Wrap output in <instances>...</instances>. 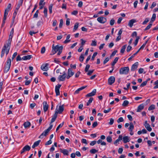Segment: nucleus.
Listing matches in <instances>:
<instances>
[{
  "mask_svg": "<svg viewBox=\"0 0 158 158\" xmlns=\"http://www.w3.org/2000/svg\"><path fill=\"white\" fill-rule=\"evenodd\" d=\"M97 54V52H94L93 54V55L92 57L91 60H94V58L95 57V56H96V55Z\"/></svg>",
  "mask_w": 158,
  "mask_h": 158,
  "instance_id": "0e129e2a",
  "label": "nucleus"
},
{
  "mask_svg": "<svg viewBox=\"0 0 158 158\" xmlns=\"http://www.w3.org/2000/svg\"><path fill=\"white\" fill-rule=\"evenodd\" d=\"M97 143V141H93L91 142V143H90V145L91 146H93L95 144H96V143Z\"/></svg>",
  "mask_w": 158,
  "mask_h": 158,
  "instance_id": "774afa93",
  "label": "nucleus"
},
{
  "mask_svg": "<svg viewBox=\"0 0 158 158\" xmlns=\"http://www.w3.org/2000/svg\"><path fill=\"white\" fill-rule=\"evenodd\" d=\"M115 81V77L114 76H111L108 79V84L110 85H112L114 83Z\"/></svg>",
  "mask_w": 158,
  "mask_h": 158,
  "instance_id": "423d86ee",
  "label": "nucleus"
},
{
  "mask_svg": "<svg viewBox=\"0 0 158 158\" xmlns=\"http://www.w3.org/2000/svg\"><path fill=\"white\" fill-rule=\"evenodd\" d=\"M144 125L145 127L148 131H152V129L150 127L149 124L148 123L147 121H145Z\"/></svg>",
  "mask_w": 158,
  "mask_h": 158,
  "instance_id": "f8f14e48",
  "label": "nucleus"
},
{
  "mask_svg": "<svg viewBox=\"0 0 158 158\" xmlns=\"http://www.w3.org/2000/svg\"><path fill=\"white\" fill-rule=\"evenodd\" d=\"M60 152L63 154L64 155L68 156L69 152L66 149H60Z\"/></svg>",
  "mask_w": 158,
  "mask_h": 158,
  "instance_id": "5701e85b",
  "label": "nucleus"
},
{
  "mask_svg": "<svg viewBox=\"0 0 158 158\" xmlns=\"http://www.w3.org/2000/svg\"><path fill=\"white\" fill-rule=\"evenodd\" d=\"M11 4H10V3L8 5L7 7L5 9V10L4 11V15H5V16H7L8 13V12H9V11L10 10V8L11 7Z\"/></svg>",
  "mask_w": 158,
  "mask_h": 158,
  "instance_id": "6e6552de",
  "label": "nucleus"
},
{
  "mask_svg": "<svg viewBox=\"0 0 158 158\" xmlns=\"http://www.w3.org/2000/svg\"><path fill=\"white\" fill-rule=\"evenodd\" d=\"M46 50V48L45 47H43L41 50V53L43 54L45 52Z\"/></svg>",
  "mask_w": 158,
  "mask_h": 158,
  "instance_id": "09e8293b",
  "label": "nucleus"
},
{
  "mask_svg": "<svg viewBox=\"0 0 158 158\" xmlns=\"http://www.w3.org/2000/svg\"><path fill=\"white\" fill-rule=\"evenodd\" d=\"M86 87V86H83V87H82L81 88H78V89H77L75 91V92H74V94H78L80 91H81V90L85 89Z\"/></svg>",
  "mask_w": 158,
  "mask_h": 158,
  "instance_id": "4be33fe9",
  "label": "nucleus"
},
{
  "mask_svg": "<svg viewBox=\"0 0 158 158\" xmlns=\"http://www.w3.org/2000/svg\"><path fill=\"white\" fill-rule=\"evenodd\" d=\"M52 143L51 140L50 139L49 141H47L45 143V145H48L51 144Z\"/></svg>",
  "mask_w": 158,
  "mask_h": 158,
  "instance_id": "052dcab7",
  "label": "nucleus"
},
{
  "mask_svg": "<svg viewBox=\"0 0 158 158\" xmlns=\"http://www.w3.org/2000/svg\"><path fill=\"white\" fill-rule=\"evenodd\" d=\"M48 64H43L42 65L41 67L42 70L44 71H46L48 69Z\"/></svg>",
  "mask_w": 158,
  "mask_h": 158,
  "instance_id": "2eb2a0df",
  "label": "nucleus"
},
{
  "mask_svg": "<svg viewBox=\"0 0 158 158\" xmlns=\"http://www.w3.org/2000/svg\"><path fill=\"white\" fill-rule=\"evenodd\" d=\"M68 74L71 77L74 74V73L73 72L71 69H69L68 70Z\"/></svg>",
  "mask_w": 158,
  "mask_h": 158,
  "instance_id": "2f4dec72",
  "label": "nucleus"
},
{
  "mask_svg": "<svg viewBox=\"0 0 158 158\" xmlns=\"http://www.w3.org/2000/svg\"><path fill=\"white\" fill-rule=\"evenodd\" d=\"M39 13V10H37L33 16L34 18H37L38 17V14Z\"/></svg>",
  "mask_w": 158,
  "mask_h": 158,
  "instance_id": "8fccbe9b",
  "label": "nucleus"
},
{
  "mask_svg": "<svg viewBox=\"0 0 158 158\" xmlns=\"http://www.w3.org/2000/svg\"><path fill=\"white\" fill-rule=\"evenodd\" d=\"M35 105L36 104L35 103H33L30 104V106L31 109H32Z\"/></svg>",
  "mask_w": 158,
  "mask_h": 158,
  "instance_id": "e2e57ef3",
  "label": "nucleus"
},
{
  "mask_svg": "<svg viewBox=\"0 0 158 158\" xmlns=\"http://www.w3.org/2000/svg\"><path fill=\"white\" fill-rule=\"evenodd\" d=\"M79 26V23H75L74 26V27L73 29V31H75L78 28Z\"/></svg>",
  "mask_w": 158,
  "mask_h": 158,
  "instance_id": "473e14b6",
  "label": "nucleus"
},
{
  "mask_svg": "<svg viewBox=\"0 0 158 158\" xmlns=\"http://www.w3.org/2000/svg\"><path fill=\"white\" fill-rule=\"evenodd\" d=\"M43 110L44 112L47 111L48 108V106L46 102H43Z\"/></svg>",
  "mask_w": 158,
  "mask_h": 158,
  "instance_id": "9b49d317",
  "label": "nucleus"
},
{
  "mask_svg": "<svg viewBox=\"0 0 158 158\" xmlns=\"http://www.w3.org/2000/svg\"><path fill=\"white\" fill-rule=\"evenodd\" d=\"M81 142L82 143H85L86 144H88L87 140L85 139H82L81 140Z\"/></svg>",
  "mask_w": 158,
  "mask_h": 158,
  "instance_id": "bf43d9fd",
  "label": "nucleus"
},
{
  "mask_svg": "<svg viewBox=\"0 0 158 158\" xmlns=\"http://www.w3.org/2000/svg\"><path fill=\"white\" fill-rule=\"evenodd\" d=\"M97 45V41L96 40H92V43L91 44L92 46H96Z\"/></svg>",
  "mask_w": 158,
  "mask_h": 158,
  "instance_id": "c03bdc74",
  "label": "nucleus"
},
{
  "mask_svg": "<svg viewBox=\"0 0 158 158\" xmlns=\"http://www.w3.org/2000/svg\"><path fill=\"white\" fill-rule=\"evenodd\" d=\"M63 49L62 46H59L58 45H56L54 47V45L52 46V52H53V54H55L57 51L58 52L57 54V55H59L62 53Z\"/></svg>",
  "mask_w": 158,
  "mask_h": 158,
  "instance_id": "f03ea898",
  "label": "nucleus"
},
{
  "mask_svg": "<svg viewBox=\"0 0 158 158\" xmlns=\"http://www.w3.org/2000/svg\"><path fill=\"white\" fill-rule=\"evenodd\" d=\"M123 141L124 143H126L130 141V137L128 136L123 137Z\"/></svg>",
  "mask_w": 158,
  "mask_h": 158,
  "instance_id": "a211bd4d",
  "label": "nucleus"
},
{
  "mask_svg": "<svg viewBox=\"0 0 158 158\" xmlns=\"http://www.w3.org/2000/svg\"><path fill=\"white\" fill-rule=\"evenodd\" d=\"M134 128V126L132 123H130V126L128 128L130 132H132V131Z\"/></svg>",
  "mask_w": 158,
  "mask_h": 158,
  "instance_id": "b1692460",
  "label": "nucleus"
},
{
  "mask_svg": "<svg viewBox=\"0 0 158 158\" xmlns=\"http://www.w3.org/2000/svg\"><path fill=\"white\" fill-rule=\"evenodd\" d=\"M152 23H149L148 25L144 29L145 31L149 29L152 27Z\"/></svg>",
  "mask_w": 158,
  "mask_h": 158,
  "instance_id": "72a5a7b5",
  "label": "nucleus"
},
{
  "mask_svg": "<svg viewBox=\"0 0 158 158\" xmlns=\"http://www.w3.org/2000/svg\"><path fill=\"white\" fill-rule=\"evenodd\" d=\"M49 131L47 129L45 130L43 132V133L41 135H40V138H42V136L44 135L46 136L47 135Z\"/></svg>",
  "mask_w": 158,
  "mask_h": 158,
  "instance_id": "aec40b11",
  "label": "nucleus"
},
{
  "mask_svg": "<svg viewBox=\"0 0 158 158\" xmlns=\"http://www.w3.org/2000/svg\"><path fill=\"white\" fill-rule=\"evenodd\" d=\"M155 106L154 104L151 105L148 108V110L149 111H150L155 109Z\"/></svg>",
  "mask_w": 158,
  "mask_h": 158,
  "instance_id": "c85d7f7f",
  "label": "nucleus"
},
{
  "mask_svg": "<svg viewBox=\"0 0 158 158\" xmlns=\"http://www.w3.org/2000/svg\"><path fill=\"white\" fill-rule=\"evenodd\" d=\"M67 75L65 71H64L62 75H60L58 77V79L59 81H64Z\"/></svg>",
  "mask_w": 158,
  "mask_h": 158,
  "instance_id": "39448f33",
  "label": "nucleus"
},
{
  "mask_svg": "<svg viewBox=\"0 0 158 158\" xmlns=\"http://www.w3.org/2000/svg\"><path fill=\"white\" fill-rule=\"evenodd\" d=\"M114 122V120L112 118H111L110 119V122H109V124L110 125H112Z\"/></svg>",
  "mask_w": 158,
  "mask_h": 158,
  "instance_id": "69168bd1",
  "label": "nucleus"
},
{
  "mask_svg": "<svg viewBox=\"0 0 158 158\" xmlns=\"http://www.w3.org/2000/svg\"><path fill=\"white\" fill-rule=\"evenodd\" d=\"M11 65V60L10 57L8 58V59L5 65L4 68V73H7L9 70Z\"/></svg>",
  "mask_w": 158,
  "mask_h": 158,
  "instance_id": "7ed1b4c3",
  "label": "nucleus"
},
{
  "mask_svg": "<svg viewBox=\"0 0 158 158\" xmlns=\"http://www.w3.org/2000/svg\"><path fill=\"white\" fill-rule=\"evenodd\" d=\"M98 151L96 150L95 149H92L90 150V152L92 154H94L96 152H97Z\"/></svg>",
  "mask_w": 158,
  "mask_h": 158,
  "instance_id": "58836bf2",
  "label": "nucleus"
},
{
  "mask_svg": "<svg viewBox=\"0 0 158 158\" xmlns=\"http://www.w3.org/2000/svg\"><path fill=\"white\" fill-rule=\"evenodd\" d=\"M138 50L135 53L133 54L130 58L128 59V60H130L132 58H133L139 52Z\"/></svg>",
  "mask_w": 158,
  "mask_h": 158,
  "instance_id": "c9c22d12",
  "label": "nucleus"
},
{
  "mask_svg": "<svg viewBox=\"0 0 158 158\" xmlns=\"http://www.w3.org/2000/svg\"><path fill=\"white\" fill-rule=\"evenodd\" d=\"M149 21V19L148 18H146L145 20L143 22L142 24L143 25L146 24Z\"/></svg>",
  "mask_w": 158,
  "mask_h": 158,
  "instance_id": "603ef678",
  "label": "nucleus"
},
{
  "mask_svg": "<svg viewBox=\"0 0 158 158\" xmlns=\"http://www.w3.org/2000/svg\"><path fill=\"white\" fill-rule=\"evenodd\" d=\"M89 67H90V65L89 64H88L86 65L85 68V71L86 72H88V70L89 68Z\"/></svg>",
  "mask_w": 158,
  "mask_h": 158,
  "instance_id": "de8ad7c7",
  "label": "nucleus"
},
{
  "mask_svg": "<svg viewBox=\"0 0 158 158\" xmlns=\"http://www.w3.org/2000/svg\"><path fill=\"white\" fill-rule=\"evenodd\" d=\"M144 108V106L143 104H142L138 106L136 111L137 112H140Z\"/></svg>",
  "mask_w": 158,
  "mask_h": 158,
  "instance_id": "dca6fc26",
  "label": "nucleus"
},
{
  "mask_svg": "<svg viewBox=\"0 0 158 158\" xmlns=\"http://www.w3.org/2000/svg\"><path fill=\"white\" fill-rule=\"evenodd\" d=\"M61 85L58 84L55 87V92L56 96H59L60 95L59 89L61 86Z\"/></svg>",
  "mask_w": 158,
  "mask_h": 158,
  "instance_id": "1a4fd4ad",
  "label": "nucleus"
},
{
  "mask_svg": "<svg viewBox=\"0 0 158 158\" xmlns=\"http://www.w3.org/2000/svg\"><path fill=\"white\" fill-rule=\"evenodd\" d=\"M147 81H143V83L140 85V87H143L147 85Z\"/></svg>",
  "mask_w": 158,
  "mask_h": 158,
  "instance_id": "a19ab883",
  "label": "nucleus"
},
{
  "mask_svg": "<svg viewBox=\"0 0 158 158\" xmlns=\"http://www.w3.org/2000/svg\"><path fill=\"white\" fill-rule=\"evenodd\" d=\"M129 67H126L121 68L119 70V73L120 74H127L129 72Z\"/></svg>",
  "mask_w": 158,
  "mask_h": 158,
  "instance_id": "20e7f679",
  "label": "nucleus"
},
{
  "mask_svg": "<svg viewBox=\"0 0 158 158\" xmlns=\"http://www.w3.org/2000/svg\"><path fill=\"white\" fill-rule=\"evenodd\" d=\"M64 108L63 105L60 106L58 110H57L56 111L58 112L59 114H61L63 111Z\"/></svg>",
  "mask_w": 158,
  "mask_h": 158,
  "instance_id": "412c9836",
  "label": "nucleus"
},
{
  "mask_svg": "<svg viewBox=\"0 0 158 158\" xmlns=\"http://www.w3.org/2000/svg\"><path fill=\"white\" fill-rule=\"evenodd\" d=\"M64 122H63L61 124H59L57 127L56 129V131H57L59 129L60 127H62L64 125Z\"/></svg>",
  "mask_w": 158,
  "mask_h": 158,
  "instance_id": "79ce46f5",
  "label": "nucleus"
},
{
  "mask_svg": "<svg viewBox=\"0 0 158 158\" xmlns=\"http://www.w3.org/2000/svg\"><path fill=\"white\" fill-rule=\"evenodd\" d=\"M118 57H116L114 59V61L111 63V65L112 66H114V65L117 63L118 59Z\"/></svg>",
  "mask_w": 158,
  "mask_h": 158,
  "instance_id": "c756f323",
  "label": "nucleus"
},
{
  "mask_svg": "<svg viewBox=\"0 0 158 158\" xmlns=\"http://www.w3.org/2000/svg\"><path fill=\"white\" fill-rule=\"evenodd\" d=\"M40 143V140H38V141L35 142L33 145L32 146V148H35V147L37 146Z\"/></svg>",
  "mask_w": 158,
  "mask_h": 158,
  "instance_id": "bb28decb",
  "label": "nucleus"
},
{
  "mask_svg": "<svg viewBox=\"0 0 158 158\" xmlns=\"http://www.w3.org/2000/svg\"><path fill=\"white\" fill-rule=\"evenodd\" d=\"M136 21L135 19H132L129 21L128 25H129L130 27H132L133 24L135 23L136 22Z\"/></svg>",
  "mask_w": 158,
  "mask_h": 158,
  "instance_id": "f3484780",
  "label": "nucleus"
},
{
  "mask_svg": "<svg viewBox=\"0 0 158 158\" xmlns=\"http://www.w3.org/2000/svg\"><path fill=\"white\" fill-rule=\"evenodd\" d=\"M97 21L100 23H104L106 21V19L103 17H100L97 19Z\"/></svg>",
  "mask_w": 158,
  "mask_h": 158,
  "instance_id": "0eeeda50",
  "label": "nucleus"
},
{
  "mask_svg": "<svg viewBox=\"0 0 158 158\" xmlns=\"http://www.w3.org/2000/svg\"><path fill=\"white\" fill-rule=\"evenodd\" d=\"M31 125L30 122H27L24 123L23 125L25 128H27L29 127Z\"/></svg>",
  "mask_w": 158,
  "mask_h": 158,
  "instance_id": "cd10ccee",
  "label": "nucleus"
},
{
  "mask_svg": "<svg viewBox=\"0 0 158 158\" xmlns=\"http://www.w3.org/2000/svg\"><path fill=\"white\" fill-rule=\"evenodd\" d=\"M96 93V89H93L92 91L86 95V97H91L94 96Z\"/></svg>",
  "mask_w": 158,
  "mask_h": 158,
  "instance_id": "ddd939ff",
  "label": "nucleus"
},
{
  "mask_svg": "<svg viewBox=\"0 0 158 158\" xmlns=\"http://www.w3.org/2000/svg\"><path fill=\"white\" fill-rule=\"evenodd\" d=\"M124 120L123 118V117L119 118L117 120V122L118 123H119L121 122H123Z\"/></svg>",
  "mask_w": 158,
  "mask_h": 158,
  "instance_id": "5fc2aeb1",
  "label": "nucleus"
},
{
  "mask_svg": "<svg viewBox=\"0 0 158 158\" xmlns=\"http://www.w3.org/2000/svg\"><path fill=\"white\" fill-rule=\"evenodd\" d=\"M30 149L31 148L29 146L26 145L23 148V149L21 151V153L23 154L26 151H29L30 150Z\"/></svg>",
  "mask_w": 158,
  "mask_h": 158,
  "instance_id": "9d476101",
  "label": "nucleus"
},
{
  "mask_svg": "<svg viewBox=\"0 0 158 158\" xmlns=\"http://www.w3.org/2000/svg\"><path fill=\"white\" fill-rule=\"evenodd\" d=\"M7 16H5V15L4 16L3 18V22L2 24V27L4 25V24L5 23V21L6 19Z\"/></svg>",
  "mask_w": 158,
  "mask_h": 158,
  "instance_id": "37998d69",
  "label": "nucleus"
},
{
  "mask_svg": "<svg viewBox=\"0 0 158 158\" xmlns=\"http://www.w3.org/2000/svg\"><path fill=\"white\" fill-rule=\"evenodd\" d=\"M93 100V98H90L88 101L87 102L86 105L87 106H89L90 104L91 103Z\"/></svg>",
  "mask_w": 158,
  "mask_h": 158,
  "instance_id": "f704fd0d",
  "label": "nucleus"
},
{
  "mask_svg": "<svg viewBox=\"0 0 158 158\" xmlns=\"http://www.w3.org/2000/svg\"><path fill=\"white\" fill-rule=\"evenodd\" d=\"M31 57L32 56L31 55L25 56H24L22 58V59L23 60H30Z\"/></svg>",
  "mask_w": 158,
  "mask_h": 158,
  "instance_id": "6ab92c4d",
  "label": "nucleus"
},
{
  "mask_svg": "<svg viewBox=\"0 0 158 158\" xmlns=\"http://www.w3.org/2000/svg\"><path fill=\"white\" fill-rule=\"evenodd\" d=\"M110 60V59L108 57H107L105 58L103 61V64H105L106 63H107Z\"/></svg>",
  "mask_w": 158,
  "mask_h": 158,
  "instance_id": "6e6d98bb",
  "label": "nucleus"
},
{
  "mask_svg": "<svg viewBox=\"0 0 158 158\" xmlns=\"http://www.w3.org/2000/svg\"><path fill=\"white\" fill-rule=\"evenodd\" d=\"M114 22H115V20L113 19H111L110 21V25L111 26H113L114 23Z\"/></svg>",
  "mask_w": 158,
  "mask_h": 158,
  "instance_id": "338daca9",
  "label": "nucleus"
},
{
  "mask_svg": "<svg viewBox=\"0 0 158 158\" xmlns=\"http://www.w3.org/2000/svg\"><path fill=\"white\" fill-rule=\"evenodd\" d=\"M98 125V123L97 121H96L93 123L92 124V127L94 128L96 127Z\"/></svg>",
  "mask_w": 158,
  "mask_h": 158,
  "instance_id": "680f3d73",
  "label": "nucleus"
},
{
  "mask_svg": "<svg viewBox=\"0 0 158 158\" xmlns=\"http://www.w3.org/2000/svg\"><path fill=\"white\" fill-rule=\"evenodd\" d=\"M47 9L46 8H44V16L47 17Z\"/></svg>",
  "mask_w": 158,
  "mask_h": 158,
  "instance_id": "49530a36",
  "label": "nucleus"
},
{
  "mask_svg": "<svg viewBox=\"0 0 158 158\" xmlns=\"http://www.w3.org/2000/svg\"><path fill=\"white\" fill-rule=\"evenodd\" d=\"M127 45L126 44H125L122 47L120 50V52L121 53L123 54L124 53L126 48L127 47Z\"/></svg>",
  "mask_w": 158,
  "mask_h": 158,
  "instance_id": "a878e982",
  "label": "nucleus"
},
{
  "mask_svg": "<svg viewBox=\"0 0 158 158\" xmlns=\"http://www.w3.org/2000/svg\"><path fill=\"white\" fill-rule=\"evenodd\" d=\"M63 21L62 19H61L60 20V22L59 25V27L60 28H61L63 25Z\"/></svg>",
  "mask_w": 158,
  "mask_h": 158,
  "instance_id": "13d9d810",
  "label": "nucleus"
},
{
  "mask_svg": "<svg viewBox=\"0 0 158 158\" xmlns=\"http://www.w3.org/2000/svg\"><path fill=\"white\" fill-rule=\"evenodd\" d=\"M70 35L69 34L66 37V40L64 42V44H66L69 42L70 41V40H69V39L70 38Z\"/></svg>",
  "mask_w": 158,
  "mask_h": 158,
  "instance_id": "393cba45",
  "label": "nucleus"
},
{
  "mask_svg": "<svg viewBox=\"0 0 158 158\" xmlns=\"http://www.w3.org/2000/svg\"><path fill=\"white\" fill-rule=\"evenodd\" d=\"M138 64V62H136L133 64L131 67V70L133 71L135 70L137 68Z\"/></svg>",
  "mask_w": 158,
  "mask_h": 158,
  "instance_id": "4468645a",
  "label": "nucleus"
},
{
  "mask_svg": "<svg viewBox=\"0 0 158 158\" xmlns=\"http://www.w3.org/2000/svg\"><path fill=\"white\" fill-rule=\"evenodd\" d=\"M94 71V70H89V71L88 70V73H87V75L89 76L91 75L92 74Z\"/></svg>",
  "mask_w": 158,
  "mask_h": 158,
  "instance_id": "864d4df0",
  "label": "nucleus"
},
{
  "mask_svg": "<svg viewBox=\"0 0 158 158\" xmlns=\"http://www.w3.org/2000/svg\"><path fill=\"white\" fill-rule=\"evenodd\" d=\"M129 102L127 100H125L124 101L123 103L122 104V106H126L128 104Z\"/></svg>",
  "mask_w": 158,
  "mask_h": 158,
  "instance_id": "e433bc0d",
  "label": "nucleus"
},
{
  "mask_svg": "<svg viewBox=\"0 0 158 158\" xmlns=\"http://www.w3.org/2000/svg\"><path fill=\"white\" fill-rule=\"evenodd\" d=\"M140 39V37L139 36H137L136 37V40H135V42L134 43V44L135 46H136L137 45L138 42L139 41V39Z\"/></svg>",
  "mask_w": 158,
  "mask_h": 158,
  "instance_id": "4c0bfd02",
  "label": "nucleus"
},
{
  "mask_svg": "<svg viewBox=\"0 0 158 158\" xmlns=\"http://www.w3.org/2000/svg\"><path fill=\"white\" fill-rule=\"evenodd\" d=\"M14 28H12L10 32V35H9V36H11L13 37V34H14Z\"/></svg>",
  "mask_w": 158,
  "mask_h": 158,
  "instance_id": "4d7b16f0",
  "label": "nucleus"
},
{
  "mask_svg": "<svg viewBox=\"0 0 158 158\" xmlns=\"http://www.w3.org/2000/svg\"><path fill=\"white\" fill-rule=\"evenodd\" d=\"M12 38L13 37H12L9 36V39L8 40L7 44L4 45L1 51V58L3 57L5 53L6 55H7L8 54L10 48L11 42L12 41Z\"/></svg>",
  "mask_w": 158,
  "mask_h": 158,
  "instance_id": "f257e3e1",
  "label": "nucleus"
},
{
  "mask_svg": "<svg viewBox=\"0 0 158 158\" xmlns=\"http://www.w3.org/2000/svg\"><path fill=\"white\" fill-rule=\"evenodd\" d=\"M84 56L83 55L81 54L79 57V60L81 62H82L84 59Z\"/></svg>",
  "mask_w": 158,
  "mask_h": 158,
  "instance_id": "ea45409f",
  "label": "nucleus"
},
{
  "mask_svg": "<svg viewBox=\"0 0 158 158\" xmlns=\"http://www.w3.org/2000/svg\"><path fill=\"white\" fill-rule=\"evenodd\" d=\"M53 5L52 4L50 5L49 7V12L50 14H51L52 12V8Z\"/></svg>",
  "mask_w": 158,
  "mask_h": 158,
  "instance_id": "3c124183",
  "label": "nucleus"
},
{
  "mask_svg": "<svg viewBox=\"0 0 158 158\" xmlns=\"http://www.w3.org/2000/svg\"><path fill=\"white\" fill-rule=\"evenodd\" d=\"M106 140L107 141L109 142L110 143L112 141V139L111 137L110 136H108L106 138Z\"/></svg>",
  "mask_w": 158,
  "mask_h": 158,
  "instance_id": "a18cd8bd",
  "label": "nucleus"
},
{
  "mask_svg": "<svg viewBox=\"0 0 158 158\" xmlns=\"http://www.w3.org/2000/svg\"><path fill=\"white\" fill-rule=\"evenodd\" d=\"M156 14H153L152 15V18L151 19V20L150 21V23H152L153 22H154L156 19Z\"/></svg>",
  "mask_w": 158,
  "mask_h": 158,
  "instance_id": "7c9ffc66",
  "label": "nucleus"
}]
</instances>
